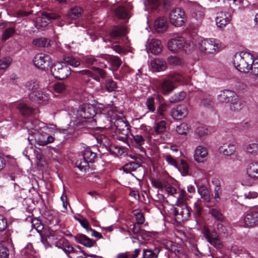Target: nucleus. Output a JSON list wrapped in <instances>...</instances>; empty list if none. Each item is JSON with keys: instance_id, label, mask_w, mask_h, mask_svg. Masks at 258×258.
<instances>
[{"instance_id": "nucleus-28", "label": "nucleus", "mask_w": 258, "mask_h": 258, "mask_svg": "<svg viewBox=\"0 0 258 258\" xmlns=\"http://www.w3.org/2000/svg\"><path fill=\"white\" fill-rule=\"evenodd\" d=\"M149 48L153 54H159L162 49L160 40L157 39H152L149 45Z\"/></svg>"}, {"instance_id": "nucleus-20", "label": "nucleus", "mask_w": 258, "mask_h": 258, "mask_svg": "<svg viewBox=\"0 0 258 258\" xmlns=\"http://www.w3.org/2000/svg\"><path fill=\"white\" fill-rule=\"evenodd\" d=\"M167 78L170 79L176 86L177 84L187 85L190 83V78L189 77H185L176 72L170 74L168 75Z\"/></svg>"}, {"instance_id": "nucleus-21", "label": "nucleus", "mask_w": 258, "mask_h": 258, "mask_svg": "<svg viewBox=\"0 0 258 258\" xmlns=\"http://www.w3.org/2000/svg\"><path fill=\"white\" fill-rule=\"evenodd\" d=\"M108 114L111 119V122L114 124L115 131H118L119 129L124 128L127 127L125 122L122 119L117 118L116 111L110 110L108 111Z\"/></svg>"}, {"instance_id": "nucleus-32", "label": "nucleus", "mask_w": 258, "mask_h": 258, "mask_svg": "<svg viewBox=\"0 0 258 258\" xmlns=\"http://www.w3.org/2000/svg\"><path fill=\"white\" fill-rule=\"evenodd\" d=\"M126 33V30L125 26H116L113 29L111 33V37L113 39H116L125 35Z\"/></svg>"}, {"instance_id": "nucleus-33", "label": "nucleus", "mask_w": 258, "mask_h": 258, "mask_svg": "<svg viewBox=\"0 0 258 258\" xmlns=\"http://www.w3.org/2000/svg\"><path fill=\"white\" fill-rule=\"evenodd\" d=\"M17 107L23 116H30L33 112V109L25 103H19Z\"/></svg>"}, {"instance_id": "nucleus-40", "label": "nucleus", "mask_w": 258, "mask_h": 258, "mask_svg": "<svg viewBox=\"0 0 258 258\" xmlns=\"http://www.w3.org/2000/svg\"><path fill=\"white\" fill-rule=\"evenodd\" d=\"M115 14L119 19H125L129 18L128 13L126 10L122 6H119L116 9Z\"/></svg>"}, {"instance_id": "nucleus-63", "label": "nucleus", "mask_w": 258, "mask_h": 258, "mask_svg": "<svg viewBox=\"0 0 258 258\" xmlns=\"http://www.w3.org/2000/svg\"><path fill=\"white\" fill-rule=\"evenodd\" d=\"M111 61L112 64L116 67H120L121 64V60L120 59L116 56H112L111 57Z\"/></svg>"}, {"instance_id": "nucleus-14", "label": "nucleus", "mask_w": 258, "mask_h": 258, "mask_svg": "<svg viewBox=\"0 0 258 258\" xmlns=\"http://www.w3.org/2000/svg\"><path fill=\"white\" fill-rule=\"evenodd\" d=\"M175 85L170 79H164L158 87L159 92L165 96L169 95L176 88Z\"/></svg>"}, {"instance_id": "nucleus-23", "label": "nucleus", "mask_w": 258, "mask_h": 258, "mask_svg": "<svg viewBox=\"0 0 258 258\" xmlns=\"http://www.w3.org/2000/svg\"><path fill=\"white\" fill-rule=\"evenodd\" d=\"M236 97L235 92L230 90H225L220 92L218 96V99L221 102H228Z\"/></svg>"}, {"instance_id": "nucleus-62", "label": "nucleus", "mask_w": 258, "mask_h": 258, "mask_svg": "<svg viewBox=\"0 0 258 258\" xmlns=\"http://www.w3.org/2000/svg\"><path fill=\"white\" fill-rule=\"evenodd\" d=\"M196 133L200 137H203L207 134V129L204 126H199L197 128Z\"/></svg>"}, {"instance_id": "nucleus-53", "label": "nucleus", "mask_w": 258, "mask_h": 258, "mask_svg": "<svg viewBox=\"0 0 258 258\" xmlns=\"http://www.w3.org/2000/svg\"><path fill=\"white\" fill-rule=\"evenodd\" d=\"M188 130V127L187 124L182 123L176 126V131L179 135H186Z\"/></svg>"}, {"instance_id": "nucleus-24", "label": "nucleus", "mask_w": 258, "mask_h": 258, "mask_svg": "<svg viewBox=\"0 0 258 258\" xmlns=\"http://www.w3.org/2000/svg\"><path fill=\"white\" fill-rule=\"evenodd\" d=\"M154 28L157 32H163L168 28V22L164 17H159L154 22Z\"/></svg>"}, {"instance_id": "nucleus-54", "label": "nucleus", "mask_w": 258, "mask_h": 258, "mask_svg": "<svg viewBox=\"0 0 258 258\" xmlns=\"http://www.w3.org/2000/svg\"><path fill=\"white\" fill-rule=\"evenodd\" d=\"M53 88L56 92L61 93L66 91L67 86L63 83L58 82L53 85Z\"/></svg>"}, {"instance_id": "nucleus-56", "label": "nucleus", "mask_w": 258, "mask_h": 258, "mask_svg": "<svg viewBox=\"0 0 258 258\" xmlns=\"http://www.w3.org/2000/svg\"><path fill=\"white\" fill-rule=\"evenodd\" d=\"M253 62L252 63V71L251 74L255 77H258V55L253 57Z\"/></svg>"}, {"instance_id": "nucleus-48", "label": "nucleus", "mask_w": 258, "mask_h": 258, "mask_svg": "<svg viewBox=\"0 0 258 258\" xmlns=\"http://www.w3.org/2000/svg\"><path fill=\"white\" fill-rule=\"evenodd\" d=\"M15 28L14 27H11L7 28L3 32L2 39L3 40L5 41L12 36L15 33Z\"/></svg>"}, {"instance_id": "nucleus-9", "label": "nucleus", "mask_w": 258, "mask_h": 258, "mask_svg": "<svg viewBox=\"0 0 258 258\" xmlns=\"http://www.w3.org/2000/svg\"><path fill=\"white\" fill-rule=\"evenodd\" d=\"M33 61L35 66L41 69H45L52 64L50 57L43 53L36 54Z\"/></svg>"}, {"instance_id": "nucleus-11", "label": "nucleus", "mask_w": 258, "mask_h": 258, "mask_svg": "<svg viewBox=\"0 0 258 258\" xmlns=\"http://www.w3.org/2000/svg\"><path fill=\"white\" fill-rule=\"evenodd\" d=\"M177 206V207L174 208L173 212L176 219L179 222L188 219L190 216V211L187 205Z\"/></svg>"}, {"instance_id": "nucleus-16", "label": "nucleus", "mask_w": 258, "mask_h": 258, "mask_svg": "<svg viewBox=\"0 0 258 258\" xmlns=\"http://www.w3.org/2000/svg\"><path fill=\"white\" fill-rule=\"evenodd\" d=\"M243 225L244 227H252L258 224V212L255 210H250L246 213L243 219Z\"/></svg>"}, {"instance_id": "nucleus-31", "label": "nucleus", "mask_w": 258, "mask_h": 258, "mask_svg": "<svg viewBox=\"0 0 258 258\" xmlns=\"http://www.w3.org/2000/svg\"><path fill=\"white\" fill-rule=\"evenodd\" d=\"M246 173L258 179V162H252L248 164Z\"/></svg>"}, {"instance_id": "nucleus-50", "label": "nucleus", "mask_w": 258, "mask_h": 258, "mask_svg": "<svg viewBox=\"0 0 258 258\" xmlns=\"http://www.w3.org/2000/svg\"><path fill=\"white\" fill-rule=\"evenodd\" d=\"M246 152L253 156L257 155L258 154V144L256 143L249 144L247 146Z\"/></svg>"}, {"instance_id": "nucleus-25", "label": "nucleus", "mask_w": 258, "mask_h": 258, "mask_svg": "<svg viewBox=\"0 0 258 258\" xmlns=\"http://www.w3.org/2000/svg\"><path fill=\"white\" fill-rule=\"evenodd\" d=\"M151 68L155 71H164L167 68L166 62L160 58H156L151 61L150 63Z\"/></svg>"}, {"instance_id": "nucleus-45", "label": "nucleus", "mask_w": 258, "mask_h": 258, "mask_svg": "<svg viewBox=\"0 0 258 258\" xmlns=\"http://www.w3.org/2000/svg\"><path fill=\"white\" fill-rule=\"evenodd\" d=\"M166 128V122L164 120H161L157 122L154 127L156 133L160 134L164 132Z\"/></svg>"}, {"instance_id": "nucleus-13", "label": "nucleus", "mask_w": 258, "mask_h": 258, "mask_svg": "<svg viewBox=\"0 0 258 258\" xmlns=\"http://www.w3.org/2000/svg\"><path fill=\"white\" fill-rule=\"evenodd\" d=\"M187 107L183 104L178 105L172 108L170 111L172 117L174 119L180 120L185 117L188 114Z\"/></svg>"}, {"instance_id": "nucleus-30", "label": "nucleus", "mask_w": 258, "mask_h": 258, "mask_svg": "<svg viewBox=\"0 0 258 258\" xmlns=\"http://www.w3.org/2000/svg\"><path fill=\"white\" fill-rule=\"evenodd\" d=\"M235 149V145L233 143L224 144L219 148L220 152L222 153L225 156H229L233 154Z\"/></svg>"}, {"instance_id": "nucleus-44", "label": "nucleus", "mask_w": 258, "mask_h": 258, "mask_svg": "<svg viewBox=\"0 0 258 258\" xmlns=\"http://www.w3.org/2000/svg\"><path fill=\"white\" fill-rule=\"evenodd\" d=\"M162 157L168 165L172 166L175 168H178V165L176 160L170 154H164L163 155Z\"/></svg>"}, {"instance_id": "nucleus-17", "label": "nucleus", "mask_w": 258, "mask_h": 258, "mask_svg": "<svg viewBox=\"0 0 258 258\" xmlns=\"http://www.w3.org/2000/svg\"><path fill=\"white\" fill-rule=\"evenodd\" d=\"M208 154L207 148L202 145H199L196 148L194 151V160L198 163H203L207 160Z\"/></svg>"}, {"instance_id": "nucleus-2", "label": "nucleus", "mask_w": 258, "mask_h": 258, "mask_svg": "<svg viewBox=\"0 0 258 258\" xmlns=\"http://www.w3.org/2000/svg\"><path fill=\"white\" fill-rule=\"evenodd\" d=\"M95 114V108L93 105L86 103H83L77 109L76 119L71 120L69 130H71V126L74 127L76 130L84 127L86 119L92 118ZM69 132H71V131Z\"/></svg>"}, {"instance_id": "nucleus-18", "label": "nucleus", "mask_w": 258, "mask_h": 258, "mask_svg": "<svg viewBox=\"0 0 258 258\" xmlns=\"http://www.w3.org/2000/svg\"><path fill=\"white\" fill-rule=\"evenodd\" d=\"M132 143L133 146L139 150L141 153L145 155L146 151L143 146L145 143V137L138 134H132Z\"/></svg>"}, {"instance_id": "nucleus-34", "label": "nucleus", "mask_w": 258, "mask_h": 258, "mask_svg": "<svg viewBox=\"0 0 258 258\" xmlns=\"http://www.w3.org/2000/svg\"><path fill=\"white\" fill-rule=\"evenodd\" d=\"M180 163L181 167L178 166V168L176 169L181 173L182 176L188 175L189 174V166L188 163L183 159H181Z\"/></svg>"}, {"instance_id": "nucleus-58", "label": "nucleus", "mask_w": 258, "mask_h": 258, "mask_svg": "<svg viewBox=\"0 0 258 258\" xmlns=\"http://www.w3.org/2000/svg\"><path fill=\"white\" fill-rule=\"evenodd\" d=\"M194 212L197 216H200L202 211L201 202L197 200L194 204Z\"/></svg>"}, {"instance_id": "nucleus-12", "label": "nucleus", "mask_w": 258, "mask_h": 258, "mask_svg": "<svg viewBox=\"0 0 258 258\" xmlns=\"http://www.w3.org/2000/svg\"><path fill=\"white\" fill-rule=\"evenodd\" d=\"M203 233L207 239V241L214 247L220 248L222 247V243L215 231L211 232L209 229L204 227Z\"/></svg>"}, {"instance_id": "nucleus-61", "label": "nucleus", "mask_w": 258, "mask_h": 258, "mask_svg": "<svg viewBox=\"0 0 258 258\" xmlns=\"http://www.w3.org/2000/svg\"><path fill=\"white\" fill-rule=\"evenodd\" d=\"M85 62L88 64H93L97 61L96 57L92 55L84 57Z\"/></svg>"}, {"instance_id": "nucleus-4", "label": "nucleus", "mask_w": 258, "mask_h": 258, "mask_svg": "<svg viewBox=\"0 0 258 258\" xmlns=\"http://www.w3.org/2000/svg\"><path fill=\"white\" fill-rule=\"evenodd\" d=\"M253 56L249 52L241 51L236 53L233 58L235 68L239 72L248 73L252 71Z\"/></svg>"}, {"instance_id": "nucleus-43", "label": "nucleus", "mask_w": 258, "mask_h": 258, "mask_svg": "<svg viewBox=\"0 0 258 258\" xmlns=\"http://www.w3.org/2000/svg\"><path fill=\"white\" fill-rule=\"evenodd\" d=\"M32 43L38 47H46L49 45L50 41L45 38H39L34 39Z\"/></svg>"}, {"instance_id": "nucleus-41", "label": "nucleus", "mask_w": 258, "mask_h": 258, "mask_svg": "<svg viewBox=\"0 0 258 258\" xmlns=\"http://www.w3.org/2000/svg\"><path fill=\"white\" fill-rule=\"evenodd\" d=\"M185 96L186 93L184 91L175 93L170 97L169 102L170 103H175L182 101L185 98Z\"/></svg>"}, {"instance_id": "nucleus-57", "label": "nucleus", "mask_w": 258, "mask_h": 258, "mask_svg": "<svg viewBox=\"0 0 258 258\" xmlns=\"http://www.w3.org/2000/svg\"><path fill=\"white\" fill-rule=\"evenodd\" d=\"M209 213L218 221H221L222 220V215L221 213L216 209H211L209 210Z\"/></svg>"}, {"instance_id": "nucleus-39", "label": "nucleus", "mask_w": 258, "mask_h": 258, "mask_svg": "<svg viewBox=\"0 0 258 258\" xmlns=\"http://www.w3.org/2000/svg\"><path fill=\"white\" fill-rule=\"evenodd\" d=\"M187 200V197L186 191L182 189H179V196L177 198L176 202V206H182V205H186L185 203Z\"/></svg>"}, {"instance_id": "nucleus-59", "label": "nucleus", "mask_w": 258, "mask_h": 258, "mask_svg": "<svg viewBox=\"0 0 258 258\" xmlns=\"http://www.w3.org/2000/svg\"><path fill=\"white\" fill-rule=\"evenodd\" d=\"M134 215L135 216L136 222L138 224L141 225L144 223L145 218L142 213L138 211H135Z\"/></svg>"}, {"instance_id": "nucleus-52", "label": "nucleus", "mask_w": 258, "mask_h": 258, "mask_svg": "<svg viewBox=\"0 0 258 258\" xmlns=\"http://www.w3.org/2000/svg\"><path fill=\"white\" fill-rule=\"evenodd\" d=\"M63 59L68 63V64L74 67H77L80 64V61L72 56H65L63 58Z\"/></svg>"}, {"instance_id": "nucleus-27", "label": "nucleus", "mask_w": 258, "mask_h": 258, "mask_svg": "<svg viewBox=\"0 0 258 258\" xmlns=\"http://www.w3.org/2000/svg\"><path fill=\"white\" fill-rule=\"evenodd\" d=\"M160 251L159 246L151 247L144 249L143 250V258H157Z\"/></svg>"}, {"instance_id": "nucleus-47", "label": "nucleus", "mask_w": 258, "mask_h": 258, "mask_svg": "<svg viewBox=\"0 0 258 258\" xmlns=\"http://www.w3.org/2000/svg\"><path fill=\"white\" fill-rule=\"evenodd\" d=\"M168 63L172 66H177L181 65L183 61L181 58L177 56H170L167 58Z\"/></svg>"}, {"instance_id": "nucleus-60", "label": "nucleus", "mask_w": 258, "mask_h": 258, "mask_svg": "<svg viewBox=\"0 0 258 258\" xmlns=\"http://www.w3.org/2000/svg\"><path fill=\"white\" fill-rule=\"evenodd\" d=\"M9 256V250L5 246H0V258H8Z\"/></svg>"}, {"instance_id": "nucleus-26", "label": "nucleus", "mask_w": 258, "mask_h": 258, "mask_svg": "<svg viewBox=\"0 0 258 258\" xmlns=\"http://www.w3.org/2000/svg\"><path fill=\"white\" fill-rule=\"evenodd\" d=\"M75 239L77 243H80L88 247H91L95 243L91 239L82 234H77L75 236Z\"/></svg>"}, {"instance_id": "nucleus-1", "label": "nucleus", "mask_w": 258, "mask_h": 258, "mask_svg": "<svg viewBox=\"0 0 258 258\" xmlns=\"http://www.w3.org/2000/svg\"><path fill=\"white\" fill-rule=\"evenodd\" d=\"M24 127L30 135L37 132L35 140L40 146H45L54 140V137L50 135L56 130V126L53 124H46L37 119L31 118L25 122Z\"/></svg>"}, {"instance_id": "nucleus-10", "label": "nucleus", "mask_w": 258, "mask_h": 258, "mask_svg": "<svg viewBox=\"0 0 258 258\" xmlns=\"http://www.w3.org/2000/svg\"><path fill=\"white\" fill-rule=\"evenodd\" d=\"M96 140L98 144L105 147L106 149L111 147V149L117 150V151H113L115 154L121 155L124 153V149L122 147L116 145H111L110 140L104 135H99L97 136Z\"/></svg>"}, {"instance_id": "nucleus-7", "label": "nucleus", "mask_w": 258, "mask_h": 258, "mask_svg": "<svg viewBox=\"0 0 258 258\" xmlns=\"http://www.w3.org/2000/svg\"><path fill=\"white\" fill-rule=\"evenodd\" d=\"M51 74L56 79L63 80L71 74V69L63 62H57L51 68Z\"/></svg>"}, {"instance_id": "nucleus-51", "label": "nucleus", "mask_w": 258, "mask_h": 258, "mask_svg": "<svg viewBox=\"0 0 258 258\" xmlns=\"http://www.w3.org/2000/svg\"><path fill=\"white\" fill-rule=\"evenodd\" d=\"M117 88L116 82L112 79H108L105 81V89L109 92H113Z\"/></svg>"}, {"instance_id": "nucleus-49", "label": "nucleus", "mask_w": 258, "mask_h": 258, "mask_svg": "<svg viewBox=\"0 0 258 258\" xmlns=\"http://www.w3.org/2000/svg\"><path fill=\"white\" fill-rule=\"evenodd\" d=\"M167 106L168 104L167 103H162L159 104L157 108V114L163 118L165 117V112L167 110Z\"/></svg>"}, {"instance_id": "nucleus-55", "label": "nucleus", "mask_w": 258, "mask_h": 258, "mask_svg": "<svg viewBox=\"0 0 258 258\" xmlns=\"http://www.w3.org/2000/svg\"><path fill=\"white\" fill-rule=\"evenodd\" d=\"M12 62L11 57H7L0 59V69L4 70L7 68Z\"/></svg>"}, {"instance_id": "nucleus-35", "label": "nucleus", "mask_w": 258, "mask_h": 258, "mask_svg": "<svg viewBox=\"0 0 258 258\" xmlns=\"http://www.w3.org/2000/svg\"><path fill=\"white\" fill-rule=\"evenodd\" d=\"M83 13V10L79 7H75L71 9L68 14L69 18L71 19H77L79 18Z\"/></svg>"}, {"instance_id": "nucleus-29", "label": "nucleus", "mask_w": 258, "mask_h": 258, "mask_svg": "<svg viewBox=\"0 0 258 258\" xmlns=\"http://www.w3.org/2000/svg\"><path fill=\"white\" fill-rule=\"evenodd\" d=\"M198 192L205 203H208L211 200V196L209 189L204 185H198Z\"/></svg>"}, {"instance_id": "nucleus-15", "label": "nucleus", "mask_w": 258, "mask_h": 258, "mask_svg": "<svg viewBox=\"0 0 258 258\" xmlns=\"http://www.w3.org/2000/svg\"><path fill=\"white\" fill-rule=\"evenodd\" d=\"M231 20V15L226 12H220L215 18L216 24L218 28L223 29Z\"/></svg>"}, {"instance_id": "nucleus-3", "label": "nucleus", "mask_w": 258, "mask_h": 258, "mask_svg": "<svg viewBox=\"0 0 258 258\" xmlns=\"http://www.w3.org/2000/svg\"><path fill=\"white\" fill-rule=\"evenodd\" d=\"M167 46L170 51L174 53L180 51L188 53L195 48L196 44L190 38L178 36L169 40Z\"/></svg>"}, {"instance_id": "nucleus-6", "label": "nucleus", "mask_w": 258, "mask_h": 258, "mask_svg": "<svg viewBox=\"0 0 258 258\" xmlns=\"http://www.w3.org/2000/svg\"><path fill=\"white\" fill-rule=\"evenodd\" d=\"M96 157V154L95 152L87 149L84 151L82 158L76 161V166L81 171L86 172L89 169V163L93 162Z\"/></svg>"}, {"instance_id": "nucleus-37", "label": "nucleus", "mask_w": 258, "mask_h": 258, "mask_svg": "<svg viewBox=\"0 0 258 258\" xmlns=\"http://www.w3.org/2000/svg\"><path fill=\"white\" fill-rule=\"evenodd\" d=\"M192 17L195 18L197 21H202L205 16V9L202 7L197 6L195 9V11L192 13Z\"/></svg>"}, {"instance_id": "nucleus-19", "label": "nucleus", "mask_w": 258, "mask_h": 258, "mask_svg": "<svg viewBox=\"0 0 258 258\" xmlns=\"http://www.w3.org/2000/svg\"><path fill=\"white\" fill-rule=\"evenodd\" d=\"M94 73L91 71L85 70L80 71V74L82 75H85L89 77L92 78L94 80L98 82H100L99 77L101 78H104L105 77V72L103 70L93 67Z\"/></svg>"}, {"instance_id": "nucleus-22", "label": "nucleus", "mask_w": 258, "mask_h": 258, "mask_svg": "<svg viewBox=\"0 0 258 258\" xmlns=\"http://www.w3.org/2000/svg\"><path fill=\"white\" fill-rule=\"evenodd\" d=\"M60 18L58 15L56 14H49L43 13L42 16L38 20V23H40V26L42 27H45L47 26L50 23L51 20L58 19Z\"/></svg>"}, {"instance_id": "nucleus-8", "label": "nucleus", "mask_w": 258, "mask_h": 258, "mask_svg": "<svg viewBox=\"0 0 258 258\" xmlns=\"http://www.w3.org/2000/svg\"><path fill=\"white\" fill-rule=\"evenodd\" d=\"M170 23L175 27H181L184 25L187 20L184 11L179 8L172 10L169 13Z\"/></svg>"}, {"instance_id": "nucleus-5", "label": "nucleus", "mask_w": 258, "mask_h": 258, "mask_svg": "<svg viewBox=\"0 0 258 258\" xmlns=\"http://www.w3.org/2000/svg\"><path fill=\"white\" fill-rule=\"evenodd\" d=\"M223 47L222 42L215 38L201 39L198 42V48L200 52L205 53H214L219 51Z\"/></svg>"}, {"instance_id": "nucleus-46", "label": "nucleus", "mask_w": 258, "mask_h": 258, "mask_svg": "<svg viewBox=\"0 0 258 258\" xmlns=\"http://www.w3.org/2000/svg\"><path fill=\"white\" fill-rule=\"evenodd\" d=\"M25 87L29 91H35L39 87V84L37 80H31L26 82Z\"/></svg>"}, {"instance_id": "nucleus-36", "label": "nucleus", "mask_w": 258, "mask_h": 258, "mask_svg": "<svg viewBox=\"0 0 258 258\" xmlns=\"http://www.w3.org/2000/svg\"><path fill=\"white\" fill-rule=\"evenodd\" d=\"M230 108L231 110L234 111H240L242 107V103L241 100L236 96L231 100Z\"/></svg>"}, {"instance_id": "nucleus-64", "label": "nucleus", "mask_w": 258, "mask_h": 258, "mask_svg": "<svg viewBox=\"0 0 258 258\" xmlns=\"http://www.w3.org/2000/svg\"><path fill=\"white\" fill-rule=\"evenodd\" d=\"M32 227L35 228L38 231L42 228V225H41L40 222L37 219L32 220Z\"/></svg>"}, {"instance_id": "nucleus-38", "label": "nucleus", "mask_w": 258, "mask_h": 258, "mask_svg": "<svg viewBox=\"0 0 258 258\" xmlns=\"http://www.w3.org/2000/svg\"><path fill=\"white\" fill-rule=\"evenodd\" d=\"M148 112L154 113L156 110L155 98L152 96H148L145 102Z\"/></svg>"}, {"instance_id": "nucleus-42", "label": "nucleus", "mask_w": 258, "mask_h": 258, "mask_svg": "<svg viewBox=\"0 0 258 258\" xmlns=\"http://www.w3.org/2000/svg\"><path fill=\"white\" fill-rule=\"evenodd\" d=\"M256 180L257 179L253 178L251 175L246 173V175L243 177L241 180V184L244 186H252Z\"/></svg>"}]
</instances>
